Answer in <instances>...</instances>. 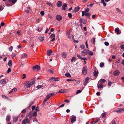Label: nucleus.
Returning a JSON list of instances; mask_svg holds the SVG:
<instances>
[{
    "instance_id": "nucleus-35",
    "label": "nucleus",
    "mask_w": 124,
    "mask_h": 124,
    "mask_svg": "<svg viewBox=\"0 0 124 124\" xmlns=\"http://www.w3.org/2000/svg\"><path fill=\"white\" fill-rule=\"evenodd\" d=\"M106 116V115L105 114V113H102L101 115V117L104 118Z\"/></svg>"
},
{
    "instance_id": "nucleus-26",
    "label": "nucleus",
    "mask_w": 124,
    "mask_h": 124,
    "mask_svg": "<svg viewBox=\"0 0 124 124\" xmlns=\"http://www.w3.org/2000/svg\"><path fill=\"white\" fill-rule=\"evenodd\" d=\"M31 114L32 113L31 112L28 113L27 114L26 116L27 117H29L30 116H32Z\"/></svg>"
},
{
    "instance_id": "nucleus-4",
    "label": "nucleus",
    "mask_w": 124,
    "mask_h": 124,
    "mask_svg": "<svg viewBox=\"0 0 124 124\" xmlns=\"http://www.w3.org/2000/svg\"><path fill=\"white\" fill-rule=\"evenodd\" d=\"M89 50L87 49L84 50L81 53L84 56L88 54Z\"/></svg>"
},
{
    "instance_id": "nucleus-18",
    "label": "nucleus",
    "mask_w": 124,
    "mask_h": 124,
    "mask_svg": "<svg viewBox=\"0 0 124 124\" xmlns=\"http://www.w3.org/2000/svg\"><path fill=\"white\" fill-rule=\"evenodd\" d=\"M67 54L66 53L63 52L62 54V56L64 58H65L67 55Z\"/></svg>"
},
{
    "instance_id": "nucleus-6",
    "label": "nucleus",
    "mask_w": 124,
    "mask_h": 124,
    "mask_svg": "<svg viewBox=\"0 0 124 124\" xmlns=\"http://www.w3.org/2000/svg\"><path fill=\"white\" fill-rule=\"evenodd\" d=\"M115 32L117 34H120L121 33V31H120L118 28H116L115 30Z\"/></svg>"
},
{
    "instance_id": "nucleus-8",
    "label": "nucleus",
    "mask_w": 124,
    "mask_h": 124,
    "mask_svg": "<svg viewBox=\"0 0 124 124\" xmlns=\"http://www.w3.org/2000/svg\"><path fill=\"white\" fill-rule=\"evenodd\" d=\"M76 120V117L75 116H74L71 118V121L72 123H73Z\"/></svg>"
},
{
    "instance_id": "nucleus-11",
    "label": "nucleus",
    "mask_w": 124,
    "mask_h": 124,
    "mask_svg": "<svg viewBox=\"0 0 124 124\" xmlns=\"http://www.w3.org/2000/svg\"><path fill=\"white\" fill-rule=\"evenodd\" d=\"M62 2L60 1H59L57 3V5L58 7H59L62 6Z\"/></svg>"
},
{
    "instance_id": "nucleus-63",
    "label": "nucleus",
    "mask_w": 124,
    "mask_h": 124,
    "mask_svg": "<svg viewBox=\"0 0 124 124\" xmlns=\"http://www.w3.org/2000/svg\"><path fill=\"white\" fill-rule=\"evenodd\" d=\"M11 71V69L10 68H9L7 70V72L8 73L10 72Z\"/></svg>"
},
{
    "instance_id": "nucleus-22",
    "label": "nucleus",
    "mask_w": 124,
    "mask_h": 124,
    "mask_svg": "<svg viewBox=\"0 0 124 124\" xmlns=\"http://www.w3.org/2000/svg\"><path fill=\"white\" fill-rule=\"evenodd\" d=\"M67 7V5L65 4H64L62 6V9L64 10H65V8Z\"/></svg>"
},
{
    "instance_id": "nucleus-13",
    "label": "nucleus",
    "mask_w": 124,
    "mask_h": 124,
    "mask_svg": "<svg viewBox=\"0 0 124 124\" xmlns=\"http://www.w3.org/2000/svg\"><path fill=\"white\" fill-rule=\"evenodd\" d=\"M80 8V7L78 6L76 7L75 8V9L73 11V12L76 13V12H78L79 11V10Z\"/></svg>"
},
{
    "instance_id": "nucleus-23",
    "label": "nucleus",
    "mask_w": 124,
    "mask_h": 124,
    "mask_svg": "<svg viewBox=\"0 0 124 124\" xmlns=\"http://www.w3.org/2000/svg\"><path fill=\"white\" fill-rule=\"evenodd\" d=\"M12 61L11 60H10L8 63V65L10 67L12 65Z\"/></svg>"
},
{
    "instance_id": "nucleus-51",
    "label": "nucleus",
    "mask_w": 124,
    "mask_h": 124,
    "mask_svg": "<svg viewBox=\"0 0 124 124\" xmlns=\"http://www.w3.org/2000/svg\"><path fill=\"white\" fill-rule=\"evenodd\" d=\"M81 92H82V90H78L76 92V93L77 94H78V93H81Z\"/></svg>"
},
{
    "instance_id": "nucleus-1",
    "label": "nucleus",
    "mask_w": 124,
    "mask_h": 124,
    "mask_svg": "<svg viewBox=\"0 0 124 124\" xmlns=\"http://www.w3.org/2000/svg\"><path fill=\"white\" fill-rule=\"evenodd\" d=\"M35 83L34 79L31 80L30 81H27L24 83L25 85L27 88H30Z\"/></svg>"
},
{
    "instance_id": "nucleus-33",
    "label": "nucleus",
    "mask_w": 124,
    "mask_h": 124,
    "mask_svg": "<svg viewBox=\"0 0 124 124\" xmlns=\"http://www.w3.org/2000/svg\"><path fill=\"white\" fill-rule=\"evenodd\" d=\"M101 2L103 4V5L105 6L106 5V4L104 2V0H101Z\"/></svg>"
},
{
    "instance_id": "nucleus-37",
    "label": "nucleus",
    "mask_w": 124,
    "mask_h": 124,
    "mask_svg": "<svg viewBox=\"0 0 124 124\" xmlns=\"http://www.w3.org/2000/svg\"><path fill=\"white\" fill-rule=\"evenodd\" d=\"M104 65V63L103 62H101V63L100 64V67H103Z\"/></svg>"
},
{
    "instance_id": "nucleus-5",
    "label": "nucleus",
    "mask_w": 124,
    "mask_h": 124,
    "mask_svg": "<svg viewBox=\"0 0 124 124\" xmlns=\"http://www.w3.org/2000/svg\"><path fill=\"white\" fill-rule=\"evenodd\" d=\"M56 19L58 21H60L62 20V17L60 15H57L55 17Z\"/></svg>"
},
{
    "instance_id": "nucleus-30",
    "label": "nucleus",
    "mask_w": 124,
    "mask_h": 124,
    "mask_svg": "<svg viewBox=\"0 0 124 124\" xmlns=\"http://www.w3.org/2000/svg\"><path fill=\"white\" fill-rule=\"evenodd\" d=\"M106 81V80L105 79H101L99 81V82H101V83H104Z\"/></svg>"
},
{
    "instance_id": "nucleus-62",
    "label": "nucleus",
    "mask_w": 124,
    "mask_h": 124,
    "mask_svg": "<svg viewBox=\"0 0 124 124\" xmlns=\"http://www.w3.org/2000/svg\"><path fill=\"white\" fill-rule=\"evenodd\" d=\"M16 55L15 54L13 53L12 54L11 56L12 58L14 57Z\"/></svg>"
},
{
    "instance_id": "nucleus-41",
    "label": "nucleus",
    "mask_w": 124,
    "mask_h": 124,
    "mask_svg": "<svg viewBox=\"0 0 124 124\" xmlns=\"http://www.w3.org/2000/svg\"><path fill=\"white\" fill-rule=\"evenodd\" d=\"M55 38V35L54 34H52L50 36V38Z\"/></svg>"
},
{
    "instance_id": "nucleus-14",
    "label": "nucleus",
    "mask_w": 124,
    "mask_h": 124,
    "mask_svg": "<svg viewBox=\"0 0 124 124\" xmlns=\"http://www.w3.org/2000/svg\"><path fill=\"white\" fill-rule=\"evenodd\" d=\"M53 52V51L51 50H48L47 51V54L49 56H50L51 54Z\"/></svg>"
},
{
    "instance_id": "nucleus-43",
    "label": "nucleus",
    "mask_w": 124,
    "mask_h": 124,
    "mask_svg": "<svg viewBox=\"0 0 124 124\" xmlns=\"http://www.w3.org/2000/svg\"><path fill=\"white\" fill-rule=\"evenodd\" d=\"M88 54L89 55H93V53L91 51L89 52L88 53Z\"/></svg>"
},
{
    "instance_id": "nucleus-25",
    "label": "nucleus",
    "mask_w": 124,
    "mask_h": 124,
    "mask_svg": "<svg viewBox=\"0 0 124 124\" xmlns=\"http://www.w3.org/2000/svg\"><path fill=\"white\" fill-rule=\"evenodd\" d=\"M115 111L117 112V113H120L122 111V109H119L116 110H115Z\"/></svg>"
},
{
    "instance_id": "nucleus-61",
    "label": "nucleus",
    "mask_w": 124,
    "mask_h": 124,
    "mask_svg": "<svg viewBox=\"0 0 124 124\" xmlns=\"http://www.w3.org/2000/svg\"><path fill=\"white\" fill-rule=\"evenodd\" d=\"M80 47L82 48H84L85 47L84 45H81L80 46Z\"/></svg>"
},
{
    "instance_id": "nucleus-7",
    "label": "nucleus",
    "mask_w": 124,
    "mask_h": 124,
    "mask_svg": "<svg viewBox=\"0 0 124 124\" xmlns=\"http://www.w3.org/2000/svg\"><path fill=\"white\" fill-rule=\"evenodd\" d=\"M70 31H67L66 32V36L68 37L69 39H70L71 38V37L70 36Z\"/></svg>"
},
{
    "instance_id": "nucleus-36",
    "label": "nucleus",
    "mask_w": 124,
    "mask_h": 124,
    "mask_svg": "<svg viewBox=\"0 0 124 124\" xmlns=\"http://www.w3.org/2000/svg\"><path fill=\"white\" fill-rule=\"evenodd\" d=\"M52 96V95L50 94H49L48 95H47L46 97V98L47 99H49Z\"/></svg>"
},
{
    "instance_id": "nucleus-9",
    "label": "nucleus",
    "mask_w": 124,
    "mask_h": 124,
    "mask_svg": "<svg viewBox=\"0 0 124 124\" xmlns=\"http://www.w3.org/2000/svg\"><path fill=\"white\" fill-rule=\"evenodd\" d=\"M90 78L88 77H87L85 79V81L84 83V85L85 86L86 84L87 83L88 81L89 80Z\"/></svg>"
},
{
    "instance_id": "nucleus-49",
    "label": "nucleus",
    "mask_w": 124,
    "mask_h": 124,
    "mask_svg": "<svg viewBox=\"0 0 124 124\" xmlns=\"http://www.w3.org/2000/svg\"><path fill=\"white\" fill-rule=\"evenodd\" d=\"M3 9L2 6L1 5H0V12Z\"/></svg>"
},
{
    "instance_id": "nucleus-15",
    "label": "nucleus",
    "mask_w": 124,
    "mask_h": 124,
    "mask_svg": "<svg viewBox=\"0 0 124 124\" xmlns=\"http://www.w3.org/2000/svg\"><path fill=\"white\" fill-rule=\"evenodd\" d=\"M40 68V66L38 65H37L34 66L33 68V69H35L37 70H39Z\"/></svg>"
},
{
    "instance_id": "nucleus-53",
    "label": "nucleus",
    "mask_w": 124,
    "mask_h": 124,
    "mask_svg": "<svg viewBox=\"0 0 124 124\" xmlns=\"http://www.w3.org/2000/svg\"><path fill=\"white\" fill-rule=\"evenodd\" d=\"M85 44L87 48H88V46L87 44V41H86L85 43Z\"/></svg>"
},
{
    "instance_id": "nucleus-44",
    "label": "nucleus",
    "mask_w": 124,
    "mask_h": 124,
    "mask_svg": "<svg viewBox=\"0 0 124 124\" xmlns=\"http://www.w3.org/2000/svg\"><path fill=\"white\" fill-rule=\"evenodd\" d=\"M89 11V9L88 8H87L85 10V11H84V12L85 13H86Z\"/></svg>"
},
{
    "instance_id": "nucleus-27",
    "label": "nucleus",
    "mask_w": 124,
    "mask_h": 124,
    "mask_svg": "<svg viewBox=\"0 0 124 124\" xmlns=\"http://www.w3.org/2000/svg\"><path fill=\"white\" fill-rule=\"evenodd\" d=\"M85 15L87 16L88 18H90V14L89 13H86L85 14Z\"/></svg>"
},
{
    "instance_id": "nucleus-20",
    "label": "nucleus",
    "mask_w": 124,
    "mask_h": 124,
    "mask_svg": "<svg viewBox=\"0 0 124 124\" xmlns=\"http://www.w3.org/2000/svg\"><path fill=\"white\" fill-rule=\"evenodd\" d=\"M21 56V59H23V58L24 57H27V54L26 53H24L22 54Z\"/></svg>"
},
{
    "instance_id": "nucleus-10",
    "label": "nucleus",
    "mask_w": 124,
    "mask_h": 124,
    "mask_svg": "<svg viewBox=\"0 0 124 124\" xmlns=\"http://www.w3.org/2000/svg\"><path fill=\"white\" fill-rule=\"evenodd\" d=\"M119 73L120 72L118 70H116L114 72V74L115 76H116L119 75Z\"/></svg>"
},
{
    "instance_id": "nucleus-28",
    "label": "nucleus",
    "mask_w": 124,
    "mask_h": 124,
    "mask_svg": "<svg viewBox=\"0 0 124 124\" xmlns=\"http://www.w3.org/2000/svg\"><path fill=\"white\" fill-rule=\"evenodd\" d=\"M44 86L43 85H38L36 87V88L38 89H39L43 87Z\"/></svg>"
},
{
    "instance_id": "nucleus-50",
    "label": "nucleus",
    "mask_w": 124,
    "mask_h": 124,
    "mask_svg": "<svg viewBox=\"0 0 124 124\" xmlns=\"http://www.w3.org/2000/svg\"><path fill=\"white\" fill-rule=\"evenodd\" d=\"M13 48V47L12 46H11L9 48V49L10 51H12V50Z\"/></svg>"
},
{
    "instance_id": "nucleus-24",
    "label": "nucleus",
    "mask_w": 124,
    "mask_h": 124,
    "mask_svg": "<svg viewBox=\"0 0 124 124\" xmlns=\"http://www.w3.org/2000/svg\"><path fill=\"white\" fill-rule=\"evenodd\" d=\"M10 116H7L6 120L7 122H8L10 120Z\"/></svg>"
},
{
    "instance_id": "nucleus-17",
    "label": "nucleus",
    "mask_w": 124,
    "mask_h": 124,
    "mask_svg": "<svg viewBox=\"0 0 124 124\" xmlns=\"http://www.w3.org/2000/svg\"><path fill=\"white\" fill-rule=\"evenodd\" d=\"M98 87L99 89L103 87V85L102 83H101L99 85H98Z\"/></svg>"
},
{
    "instance_id": "nucleus-38",
    "label": "nucleus",
    "mask_w": 124,
    "mask_h": 124,
    "mask_svg": "<svg viewBox=\"0 0 124 124\" xmlns=\"http://www.w3.org/2000/svg\"><path fill=\"white\" fill-rule=\"evenodd\" d=\"M48 100L46 98V99H45L44 101L43 104V106H44V105H45V102L47 101V100Z\"/></svg>"
},
{
    "instance_id": "nucleus-21",
    "label": "nucleus",
    "mask_w": 124,
    "mask_h": 124,
    "mask_svg": "<svg viewBox=\"0 0 124 124\" xmlns=\"http://www.w3.org/2000/svg\"><path fill=\"white\" fill-rule=\"evenodd\" d=\"M44 36H40L39 38V39L41 41H43L44 40Z\"/></svg>"
},
{
    "instance_id": "nucleus-2",
    "label": "nucleus",
    "mask_w": 124,
    "mask_h": 124,
    "mask_svg": "<svg viewBox=\"0 0 124 124\" xmlns=\"http://www.w3.org/2000/svg\"><path fill=\"white\" fill-rule=\"evenodd\" d=\"M26 123H30V120L28 118L26 117L25 119L22 121V124H26Z\"/></svg>"
},
{
    "instance_id": "nucleus-58",
    "label": "nucleus",
    "mask_w": 124,
    "mask_h": 124,
    "mask_svg": "<svg viewBox=\"0 0 124 124\" xmlns=\"http://www.w3.org/2000/svg\"><path fill=\"white\" fill-rule=\"evenodd\" d=\"M120 59H118L116 61V63H119L120 62Z\"/></svg>"
},
{
    "instance_id": "nucleus-29",
    "label": "nucleus",
    "mask_w": 124,
    "mask_h": 124,
    "mask_svg": "<svg viewBox=\"0 0 124 124\" xmlns=\"http://www.w3.org/2000/svg\"><path fill=\"white\" fill-rule=\"evenodd\" d=\"M94 76L95 77H97L98 75V72L96 71H94Z\"/></svg>"
},
{
    "instance_id": "nucleus-19",
    "label": "nucleus",
    "mask_w": 124,
    "mask_h": 124,
    "mask_svg": "<svg viewBox=\"0 0 124 124\" xmlns=\"http://www.w3.org/2000/svg\"><path fill=\"white\" fill-rule=\"evenodd\" d=\"M65 92V90L64 89H62L60 90L58 92L59 93H64Z\"/></svg>"
},
{
    "instance_id": "nucleus-31",
    "label": "nucleus",
    "mask_w": 124,
    "mask_h": 124,
    "mask_svg": "<svg viewBox=\"0 0 124 124\" xmlns=\"http://www.w3.org/2000/svg\"><path fill=\"white\" fill-rule=\"evenodd\" d=\"M8 1L10 2L14 3L17 0H8Z\"/></svg>"
},
{
    "instance_id": "nucleus-45",
    "label": "nucleus",
    "mask_w": 124,
    "mask_h": 124,
    "mask_svg": "<svg viewBox=\"0 0 124 124\" xmlns=\"http://www.w3.org/2000/svg\"><path fill=\"white\" fill-rule=\"evenodd\" d=\"M76 59V58L75 57H73L72 58L71 61V62H73Z\"/></svg>"
},
{
    "instance_id": "nucleus-57",
    "label": "nucleus",
    "mask_w": 124,
    "mask_h": 124,
    "mask_svg": "<svg viewBox=\"0 0 124 124\" xmlns=\"http://www.w3.org/2000/svg\"><path fill=\"white\" fill-rule=\"evenodd\" d=\"M2 97L4 98H7L6 97V96L4 95H2Z\"/></svg>"
},
{
    "instance_id": "nucleus-59",
    "label": "nucleus",
    "mask_w": 124,
    "mask_h": 124,
    "mask_svg": "<svg viewBox=\"0 0 124 124\" xmlns=\"http://www.w3.org/2000/svg\"><path fill=\"white\" fill-rule=\"evenodd\" d=\"M77 56L80 59H81L82 58V57L81 56V55L79 54H77Z\"/></svg>"
},
{
    "instance_id": "nucleus-42",
    "label": "nucleus",
    "mask_w": 124,
    "mask_h": 124,
    "mask_svg": "<svg viewBox=\"0 0 124 124\" xmlns=\"http://www.w3.org/2000/svg\"><path fill=\"white\" fill-rule=\"evenodd\" d=\"M37 115V113L36 112H34L33 114V116H36Z\"/></svg>"
},
{
    "instance_id": "nucleus-3",
    "label": "nucleus",
    "mask_w": 124,
    "mask_h": 124,
    "mask_svg": "<svg viewBox=\"0 0 124 124\" xmlns=\"http://www.w3.org/2000/svg\"><path fill=\"white\" fill-rule=\"evenodd\" d=\"M87 68L86 67H84L82 69V72L83 74L85 75L87 72Z\"/></svg>"
},
{
    "instance_id": "nucleus-64",
    "label": "nucleus",
    "mask_w": 124,
    "mask_h": 124,
    "mask_svg": "<svg viewBox=\"0 0 124 124\" xmlns=\"http://www.w3.org/2000/svg\"><path fill=\"white\" fill-rule=\"evenodd\" d=\"M85 13L84 11H82V16H84V15H85Z\"/></svg>"
},
{
    "instance_id": "nucleus-32",
    "label": "nucleus",
    "mask_w": 124,
    "mask_h": 124,
    "mask_svg": "<svg viewBox=\"0 0 124 124\" xmlns=\"http://www.w3.org/2000/svg\"><path fill=\"white\" fill-rule=\"evenodd\" d=\"M65 76L67 77H71V76L70 75L69 73H66L65 74Z\"/></svg>"
},
{
    "instance_id": "nucleus-60",
    "label": "nucleus",
    "mask_w": 124,
    "mask_h": 124,
    "mask_svg": "<svg viewBox=\"0 0 124 124\" xmlns=\"http://www.w3.org/2000/svg\"><path fill=\"white\" fill-rule=\"evenodd\" d=\"M26 112V110L25 109H24L22 111V112L23 113H24Z\"/></svg>"
},
{
    "instance_id": "nucleus-47",
    "label": "nucleus",
    "mask_w": 124,
    "mask_h": 124,
    "mask_svg": "<svg viewBox=\"0 0 124 124\" xmlns=\"http://www.w3.org/2000/svg\"><path fill=\"white\" fill-rule=\"evenodd\" d=\"M40 13L41 15L42 16H43L44 15V13L43 11H41Z\"/></svg>"
},
{
    "instance_id": "nucleus-52",
    "label": "nucleus",
    "mask_w": 124,
    "mask_h": 124,
    "mask_svg": "<svg viewBox=\"0 0 124 124\" xmlns=\"http://www.w3.org/2000/svg\"><path fill=\"white\" fill-rule=\"evenodd\" d=\"M113 83V82H108V85L109 86H111V85Z\"/></svg>"
},
{
    "instance_id": "nucleus-12",
    "label": "nucleus",
    "mask_w": 124,
    "mask_h": 124,
    "mask_svg": "<svg viewBox=\"0 0 124 124\" xmlns=\"http://www.w3.org/2000/svg\"><path fill=\"white\" fill-rule=\"evenodd\" d=\"M6 80L4 79H2L0 81V83L2 85H4L6 83Z\"/></svg>"
},
{
    "instance_id": "nucleus-55",
    "label": "nucleus",
    "mask_w": 124,
    "mask_h": 124,
    "mask_svg": "<svg viewBox=\"0 0 124 124\" xmlns=\"http://www.w3.org/2000/svg\"><path fill=\"white\" fill-rule=\"evenodd\" d=\"M33 101H31L30 103L29 104V107H30L33 104Z\"/></svg>"
},
{
    "instance_id": "nucleus-48",
    "label": "nucleus",
    "mask_w": 124,
    "mask_h": 124,
    "mask_svg": "<svg viewBox=\"0 0 124 124\" xmlns=\"http://www.w3.org/2000/svg\"><path fill=\"white\" fill-rule=\"evenodd\" d=\"M105 45L106 46H108L109 45V43L107 42H105L104 43Z\"/></svg>"
},
{
    "instance_id": "nucleus-34",
    "label": "nucleus",
    "mask_w": 124,
    "mask_h": 124,
    "mask_svg": "<svg viewBox=\"0 0 124 124\" xmlns=\"http://www.w3.org/2000/svg\"><path fill=\"white\" fill-rule=\"evenodd\" d=\"M95 38H94L93 39H92L91 40V42H93V44H94L95 43Z\"/></svg>"
},
{
    "instance_id": "nucleus-40",
    "label": "nucleus",
    "mask_w": 124,
    "mask_h": 124,
    "mask_svg": "<svg viewBox=\"0 0 124 124\" xmlns=\"http://www.w3.org/2000/svg\"><path fill=\"white\" fill-rule=\"evenodd\" d=\"M116 10L117 11L119 12V13H121L122 14V13L121 12V11L118 8H116Z\"/></svg>"
},
{
    "instance_id": "nucleus-46",
    "label": "nucleus",
    "mask_w": 124,
    "mask_h": 124,
    "mask_svg": "<svg viewBox=\"0 0 124 124\" xmlns=\"http://www.w3.org/2000/svg\"><path fill=\"white\" fill-rule=\"evenodd\" d=\"M68 17L69 18H71L72 17V16L71 13H69L68 14Z\"/></svg>"
},
{
    "instance_id": "nucleus-54",
    "label": "nucleus",
    "mask_w": 124,
    "mask_h": 124,
    "mask_svg": "<svg viewBox=\"0 0 124 124\" xmlns=\"http://www.w3.org/2000/svg\"><path fill=\"white\" fill-rule=\"evenodd\" d=\"M121 48L123 49H124V45H122L120 46Z\"/></svg>"
},
{
    "instance_id": "nucleus-16",
    "label": "nucleus",
    "mask_w": 124,
    "mask_h": 124,
    "mask_svg": "<svg viewBox=\"0 0 124 124\" xmlns=\"http://www.w3.org/2000/svg\"><path fill=\"white\" fill-rule=\"evenodd\" d=\"M13 122H16L18 120V117L17 116H15L13 118Z\"/></svg>"
},
{
    "instance_id": "nucleus-56",
    "label": "nucleus",
    "mask_w": 124,
    "mask_h": 124,
    "mask_svg": "<svg viewBox=\"0 0 124 124\" xmlns=\"http://www.w3.org/2000/svg\"><path fill=\"white\" fill-rule=\"evenodd\" d=\"M38 108V107H37L35 109V111H36V112H37V111H40V110H39V109Z\"/></svg>"
},
{
    "instance_id": "nucleus-39",
    "label": "nucleus",
    "mask_w": 124,
    "mask_h": 124,
    "mask_svg": "<svg viewBox=\"0 0 124 124\" xmlns=\"http://www.w3.org/2000/svg\"><path fill=\"white\" fill-rule=\"evenodd\" d=\"M82 23L84 24H85L86 23V20L85 19H83L82 21Z\"/></svg>"
}]
</instances>
